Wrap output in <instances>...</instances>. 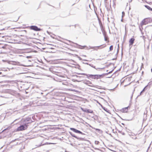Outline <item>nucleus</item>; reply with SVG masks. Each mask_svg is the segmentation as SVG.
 I'll use <instances>...</instances> for the list:
<instances>
[{
	"instance_id": "f257e3e1",
	"label": "nucleus",
	"mask_w": 152,
	"mask_h": 152,
	"mask_svg": "<svg viewBox=\"0 0 152 152\" xmlns=\"http://www.w3.org/2000/svg\"><path fill=\"white\" fill-rule=\"evenodd\" d=\"M101 25H102L101 29L102 31L103 34V35L104 36V40L105 41H107V43H108L109 42V38L107 36L106 32L105 31L104 29V28H103L102 24Z\"/></svg>"
},
{
	"instance_id": "f03ea898",
	"label": "nucleus",
	"mask_w": 152,
	"mask_h": 152,
	"mask_svg": "<svg viewBox=\"0 0 152 152\" xmlns=\"http://www.w3.org/2000/svg\"><path fill=\"white\" fill-rule=\"evenodd\" d=\"M104 75H90L89 76V77L92 79H98L102 78L103 77Z\"/></svg>"
},
{
	"instance_id": "7ed1b4c3",
	"label": "nucleus",
	"mask_w": 152,
	"mask_h": 152,
	"mask_svg": "<svg viewBox=\"0 0 152 152\" xmlns=\"http://www.w3.org/2000/svg\"><path fill=\"white\" fill-rule=\"evenodd\" d=\"M28 125L25 124L24 125H22L18 127L17 129V131H22L26 129Z\"/></svg>"
},
{
	"instance_id": "20e7f679",
	"label": "nucleus",
	"mask_w": 152,
	"mask_h": 152,
	"mask_svg": "<svg viewBox=\"0 0 152 152\" xmlns=\"http://www.w3.org/2000/svg\"><path fill=\"white\" fill-rule=\"evenodd\" d=\"M29 28L30 29L35 31H39L40 30L37 26H31L29 27Z\"/></svg>"
},
{
	"instance_id": "39448f33",
	"label": "nucleus",
	"mask_w": 152,
	"mask_h": 152,
	"mask_svg": "<svg viewBox=\"0 0 152 152\" xmlns=\"http://www.w3.org/2000/svg\"><path fill=\"white\" fill-rule=\"evenodd\" d=\"M23 121L26 123V124H28L31 122V119L30 118H27L23 120Z\"/></svg>"
},
{
	"instance_id": "423d86ee",
	"label": "nucleus",
	"mask_w": 152,
	"mask_h": 152,
	"mask_svg": "<svg viewBox=\"0 0 152 152\" xmlns=\"http://www.w3.org/2000/svg\"><path fill=\"white\" fill-rule=\"evenodd\" d=\"M134 41L135 39L134 37L132 38L129 39V46H131L132 47V46L134 42Z\"/></svg>"
},
{
	"instance_id": "0eeeda50",
	"label": "nucleus",
	"mask_w": 152,
	"mask_h": 152,
	"mask_svg": "<svg viewBox=\"0 0 152 152\" xmlns=\"http://www.w3.org/2000/svg\"><path fill=\"white\" fill-rule=\"evenodd\" d=\"M82 110L86 113H93V110H90L89 109H82Z\"/></svg>"
},
{
	"instance_id": "6e6552de",
	"label": "nucleus",
	"mask_w": 152,
	"mask_h": 152,
	"mask_svg": "<svg viewBox=\"0 0 152 152\" xmlns=\"http://www.w3.org/2000/svg\"><path fill=\"white\" fill-rule=\"evenodd\" d=\"M70 129L71 130H72V131H73V132H75V133H79V134H82V133L81 132H80L77 129H74L73 128H71Z\"/></svg>"
},
{
	"instance_id": "1a4fd4ad",
	"label": "nucleus",
	"mask_w": 152,
	"mask_h": 152,
	"mask_svg": "<svg viewBox=\"0 0 152 152\" xmlns=\"http://www.w3.org/2000/svg\"><path fill=\"white\" fill-rule=\"evenodd\" d=\"M145 7L149 10L151 11L152 10V8L148 5H145Z\"/></svg>"
},
{
	"instance_id": "9d476101",
	"label": "nucleus",
	"mask_w": 152,
	"mask_h": 152,
	"mask_svg": "<svg viewBox=\"0 0 152 152\" xmlns=\"http://www.w3.org/2000/svg\"><path fill=\"white\" fill-rule=\"evenodd\" d=\"M113 45H111L110 47V51H111L113 50Z\"/></svg>"
},
{
	"instance_id": "9b49d317",
	"label": "nucleus",
	"mask_w": 152,
	"mask_h": 152,
	"mask_svg": "<svg viewBox=\"0 0 152 152\" xmlns=\"http://www.w3.org/2000/svg\"><path fill=\"white\" fill-rule=\"evenodd\" d=\"M101 46H99L98 47H96V48L95 49V50H97L100 49L102 48H101L100 47Z\"/></svg>"
},
{
	"instance_id": "f8f14e48",
	"label": "nucleus",
	"mask_w": 152,
	"mask_h": 152,
	"mask_svg": "<svg viewBox=\"0 0 152 152\" xmlns=\"http://www.w3.org/2000/svg\"><path fill=\"white\" fill-rule=\"evenodd\" d=\"M86 46H81L80 48L83 49H84L85 48H87Z\"/></svg>"
},
{
	"instance_id": "ddd939ff",
	"label": "nucleus",
	"mask_w": 152,
	"mask_h": 152,
	"mask_svg": "<svg viewBox=\"0 0 152 152\" xmlns=\"http://www.w3.org/2000/svg\"><path fill=\"white\" fill-rule=\"evenodd\" d=\"M88 83L89 84V86H92V83L90 81H88Z\"/></svg>"
},
{
	"instance_id": "4468645a",
	"label": "nucleus",
	"mask_w": 152,
	"mask_h": 152,
	"mask_svg": "<svg viewBox=\"0 0 152 152\" xmlns=\"http://www.w3.org/2000/svg\"><path fill=\"white\" fill-rule=\"evenodd\" d=\"M124 110L125 111H126V112H127V111L128 110V109H127V108H123V110Z\"/></svg>"
},
{
	"instance_id": "2eb2a0df",
	"label": "nucleus",
	"mask_w": 152,
	"mask_h": 152,
	"mask_svg": "<svg viewBox=\"0 0 152 152\" xmlns=\"http://www.w3.org/2000/svg\"><path fill=\"white\" fill-rule=\"evenodd\" d=\"M67 53L68 54V55L69 56H70V54H72V55H73V54L72 53H70L69 52H67Z\"/></svg>"
},
{
	"instance_id": "dca6fc26",
	"label": "nucleus",
	"mask_w": 152,
	"mask_h": 152,
	"mask_svg": "<svg viewBox=\"0 0 152 152\" xmlns=\"http://www.w3.org/2000/svg\"><path fill=\"white\" fill-rule=\"evenodd\" d=\"M147 20V19H145L144 20V22L143 23H144V22H145ZM144 24H146V23H144Z\"/></svg>"
},
{
	"instance_id": "f3484780",
	"label": "nucleus",
	"mask_w": 152,
	"mask_h": 152,
	"mask_svg": "<svg viewBox=\"0 0 152 152\" xmlns=\"http://www.w3.org/2000/svg\"><path fill=\"white\" fill-rule=\"evenodd\" d=\"M145 88H144L143 90H142V91L140 92V94H141L144 91H145Z\"/></svg>"
},
{
	"instance_id": "a211bd4d",
	"label": "nucleus",
	"mask_w": 152,
	"mask_h": 152,
	"mask_svg": "<svg viewBox=\"0 0 152 152\" xmlns=\"http://www.w3.org/2000/svg\"><path fill=\"white\" fill-rule=\"evenodd\" d=\"M78 75L81 74V75H86V74H84V73H82V74L78 73Z\"/></svg>"
},
{
	"instance_id": "6ab92c4d",
	"label": "nucleus",
	"mask_w": 152,
	"mask_h": 152,
	"mask_svg": "<svg viewBox=\"0 0 152 152\" xmlns=\"http://www.w3.org/2000/svg\"><path fill=\"white\" fill-rule=\"evenodd\" d=\"M70 49L69 48L67 47V51L68 50H70Z\"/></svg>"
},
{
	"instance_id": "aec40b11",
	"label": "nucleus",
	"mask_w": 152,
	"mask_h": 152,
	"mask_svg": "<svg viewBox=\"0 0 152 152\" xmlns=\"http://www.w3.org/2000/svg\"><path fill=\"white\" fill-rule=\"evenodd\" d=\"M121 124L123 125H124V124H123V123H121Z\"/></svg>"
},
{
	"instance_id": "412c9836",
	"label": "nucleus",
	"mask_w": 152,
	"mask_h": 152,
	"mask_svg": "<svg viewBox=\"0 0 152 152\" xmlns=\"http://www.w3.org/2000/svg\"><path fill=\"white\" fill-rule=\"evenodd\" d=\"M122 13H123V14H124V12H122Z\"/></svg>"
},
{
	"instance_id": "4be33fe9",
	"label": "nucleus",
	"mask_w": 152,
	"mask_h": 152,
	"mask_svg": "<svg viewBox=\"0 0 152 152\" xmlns=\"http://www.w3.org/2000/svg\"><path fill=\"white\" fill-rule=\"evenodd\" d=\"M106 46V45H105L104 46V47H105Z\"/></svg>"
},
{
	"instance_id": "5701e85b",
	"label": "nucleus",
	"mask_w": 152,
	"mask_h": 152,
	"mask_svg": "<svg viewBox=\"0 0 152 152\" xmlns=\"http://www.w3.org/2000/svg\"><path fill=\"white\" fill-rule=\"evenodd\" d=\"M151 11H152V10H151Z\"/></svg>"
}]
</instances>
